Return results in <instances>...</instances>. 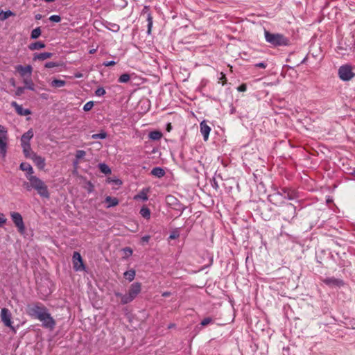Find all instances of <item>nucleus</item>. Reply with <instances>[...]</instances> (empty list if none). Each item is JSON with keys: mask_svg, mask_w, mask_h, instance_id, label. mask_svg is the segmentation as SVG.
Here are the masks:
<instances>
[{"mask_svg": "<svg viewBox=\"0 0 355 355\" xmlns=\"http://www.w3.org/2000/svg\"><path fill=\"white\" fill-rule=\"evenodd\" d=\"M20 170L26 172V178L28 182H24L23 187L27 191L34 189L42 198H49L50 195L48 190V187L45 182L33 175L34 171L31 165L28 163L22 162L19 166Z\"/></svg>", "mask_w": 355, "mask_h": 355, "instance_id": "f257e3e1", "label": "nucleus"}, {"mask_svg": "<svg viewBox=\"0 0 355 355\" xmlns=\"http://www.w3.org/2000/svg\"><path fill=\"white\" fill-rule=\"evenodd\" d=\"M266 41L273 46H288L290 40L288 37L280 33H271L264 31Z\"/></svg>", "mask_w": 355, "mask_h": 355, "instance_id": "f03ea898", "label": "nucleus"}, {"mask_svg": "<svg viewBox=\"0 0 355 355\" xmlns=\"http://www.w3.org/2000/svg\"><path fill=\"white\" fill-rule=\"evenodd\" d=\"M48 311L47 308L41 302H33L27 306L26 313L35 319L39 320Z\"/></svg>", "mask_w": 355, "mask_h": 355, "instance_id": "7ed1b4c3", "label": "nucleus"}, {"mask_svg": "<svg viewBox=\"0 0 355 355\" xmlns=\"http://www.w3.org/2000/svg\"><path fill=\"white\" fill-rule=\"evenodd\" d=\"M141 284L135 282L132 284L128 289V293L123 296L122 304H127L132 302L137 296L141 293Z\"/></svg>", "mask_w": 355, "mask_h": 355, "instance_id": "20e7f679", "label": "nucleus"}, {"mask_svg": "<svg viewBox=\"0 0 355 355\" xmlns=\"http://www.w3.org/2000/svg\"><path fill=\"white\" fill-rule=\"evenodd\" d=\"M338 76L344 81L351 80L354 76V73L352 71V67L349 64H345L340 67L338 69Z\"/></svg>", "mask_w": 355, "mask_h": 355, "instance_id": "39448f33", "label": "nucleus"}, {"mask_svg": "<svg viewBox=\"0 0 355 355\" xmlns=\"http://www.w3.org/2000/svg\"><path fill=\"white\" fill-rule=\"evenodd\" d=\"M33 135H22L21 138V146L23 148V152L26 157H31V156L34 154V153L31 151L30 145V140Z\"/></svg>", "mask_w": 355, "mask_h": 355, "instance_id": "423d86ee", "label": "nucleus"}, {"mask_svg": "<svg viewBox=\"0 0 355 355\" xmlns=\"http://www.w3.org/2000/svg\"><path fill=\"white\" fill-rule=\"evenodd\" d=\"M10 216L13 223L17 227L18 232L23 234L25 231V225L23 221V218L19 212H11Z\"/></svg>", "mask_w": 355, "mask_h": 355, "instance_id": "0eeeda50", "label": "nucleus"}, {"mask_svg": "<svg viewBox=\"0 0 355 355\" xmlns=\"http://www.w3.org/2000/svg\"><path fill=\"white\" fill-rule=\"evenodd\" d=\"M73 267L76 271H83L85 270L82 257L78 252H74L72 257Z\"/></svg>", "mask_w": 355, "mask_h": 355, "instance_id": "6e6552de", "label": "nucleus"}, {"mask_svg": "<svg viewBox=\"0 0 355 355\" xmlns=\"http://www.w3.org/2000/svg\"><path fill=\"white\" fill-rule=\"evenodd\" d=\"M39 320L42 322V326L45 328L49 329L50 330H53L55 328V321L53 317H51L49 311L45 313Z\"/></svg>", "mask_w": 355, "mask_h": 355, "instance_id": "1a4fd4ad", "label": "nucleus"}, {"mask_svg": "<svg viewBox=\"0 0 355 355\" xmlns=\"http://www.w3.org/2000/svg\"><path fill=\"white\" fill-rule=\"evenodd\" d=\"M1 319L3 323L6 327H10L13 329V327L12 326V315L10 311L6 309L3 308L1 311Z\"/></svg>", "mask_w": 355, "mask_h": 355, "instance_id": "9d476101", "label": "nucleus"}, {"mask_svg": "<svg viewBox=\"0 0 355 355\" xmlns=\"http://www.w3.org/2000/svg\"><path fill=\"white\" fill-rule=\"evenodd\" d=\"M284 211L285 212L286 214V216H284V220H286L290 221V220H292L296 216L295 207L291 203L286 205Z\"/></svg>", "mask_w": 355, "mask_h": 355, "instance_id": "9b49d317", "label": "nucleus"}, {"mask_svg": "<svg viewBox=\"0 0 355 355\" xmlns=\"http://www.w3.org/2000/svg\"><path fill=\"white\" fill-rule=\"evenodd\" d=\"M16 70L17 72H19L21 77L26 78H31L33 71V67L31 65H17L16 67Z\"/></svg>", "mask_w": 355, "mask_h": 355, "instance_id": "f8f14e48", "label": "nucleus"}, {"mask_svg": "<svg viewBox=\"0 0 355 355\" xmlns=\"http://www.w3.org/2000/svg\"><path fill=\"white\" fill-rule=\"evenodd\" d=\"M8 138L6 135H0V155L3 159L6 156Z\"/></svg>", "mask_w": 355, "mask_h": 355, "instance_id": "ddd939ff", "label": "nucleus"}, {"mask_svg": "<svg viewBox=\"0 0 355 355\" xmlns=\"http://www.w3.org/2000/svg\"><path fill=\"white\" fill-rule=\"evenodd\" d=\"M322 282L330 287H341L344 285V282L342 279L334 277L324 278L322 279Z\"/></svg>", "mask_w": 355, "mask_h": 355, "instance_id": "4468645a", "label": "nucleus"}, {"mask_svg": "<svg viewBox=\"0 0 355 355\" xmlns=\"http://www.w3.org/2000/svg\"><path fill=\"white\" fill-rule=\"evenodd\" d=\"M268 200L275 205H279L284 202L283 194L280 191H276L268 196Z\"/></svg>", "mask_w": 355, "mask_h": 355, "instance_id": "2eb2a0df", "label": "nucleus"}, {"mask_svg": "<svg viewBox=\"0 0 355 355\" xmlns=\"http://www.w3.org/2000/svg\"><path fill=\"white\" fill-rule=\"evenodd\" d=\"M280 193L283 194L284 200H294L297 198V192L291 189L288 188H283L281 189Z\"/></svg>", "mask_w": 355, "mask_h": 355, "instance_id": "dca6fc26", "label": "nucleus"}, {"mask_svg": "<svg viewBox=\"0 0 355 355\" xmlns=\"http://www.w3.org/2000/svg\"><path fill=\"white\" fill-rule=\"evenodd\" d=\"M35 165L40 170H43L46 166L45 159L42 156L37 155L35 153L33 154L30 157Z\"/></svg>", "mask_w": 355, "mask_h": 355, "instance_id": "f3484780", "label": "nucleus"}, {"mask_svg": "<svg viewBox=\"0 0 355 355\" xmlns=\"http://www.w3.org/2000/svg\"><path fill=\"white\" fill-rule=\"evenodd\" d=\"M11 105L15 109L17 113L20 116H26L31 114V111L28 109H24L23 107L16 102L13 101Z\"/></svg>", "mask_w": 355, "mask_h": 355, "instance_id": "a211bd4d", "label": "nucleus"}, {"mask_svg": "<svg viewBox=\"0 0 355 355\" xmlns=\"http://www.w3.org/2000/svg\"><path fill=\"white\" fill-rule=\"evenodd\" d=\"M53 56V53L49 52H44L41 53L34 54L33 60H44L49 58H51Z\"/></svg>", "mask_w": 355, "mask_h": 355, "instance_id": "6ab92c4d", "label": "nucleus"}, {"mask_svg": "<svg viewBox=\"0 0 355 355\" xmlns=\"http://www.w3.org/2000/svg\"><path fill=\"white\" fill-rule=\"evenodd\" d=\"M105 201L106 203H107V205L106 206L107 208L116 206L119 204L118 199L114 197L107 196L105 199Z\"/></svg>", "mask_w": 355, "mask_h": 355, "instance_id": "aec40b11", "label": "nucleus"}, {"mask_svg": "<svg viewBox=\"0 0 355 355\" xmlns=\"http://www.w3.org/2000/svg\"><path fill=\"white\" fill-rule=\"evenodd\" d=\"M151 174L157 178H162L164 176L165 171L161 167H155L151 171Z\"/></svg>", "mask_w": 355, "mask_h": 355, "instance_id": "412c9836", "label": "nucleus"}, {"mask_svg": "<svg viewBox=\"0 0 355 355\" xmlns=\"http://www.w3.org/2000/svg\"><path fill=\"white\" fill-rule=\"evenodd\" d=\"M44 47H45V44L44 42H40V41L34 42V43H31L28 46L29 49L31 51L40 50V49H44Z\"/></svg>", "mask_w": 355, "mask_h": 355, "instance_id": "4be33fe9", "label": "nucleus"}, {"mask_svg": "<svg viewBox=\"0 0 355 355\" xmlns=\"http://www.w3.org/2000/svg\"><path fill=\"white\" fill-rule=\"evenodd\" d=\"M65 85L66 82L64 80L58 79H53L51 83V85L55 88L64 87Z\"/></svg>", "mask_w": 355, "mask_h": 355, "instance_id": "5701e85b", "label": "nucleus"}, {"mask_svg": "<svg viewBox=\"0 0 355 355\" xmlns=\"http://www.w3.org/2000/svg\"><path fill=\"white\" fill-rule=\"evenodd\" d=\"M98 168L101 173H103L105 175H108V174L111 173V169L107 164H105L104 163L99 164Z\"/></svg>", "mask_w": 355, "mask_h": 355, "instance_id": "b1692460", "label": "nucleus"}, {"mask_svg": "<svg viewBox=\"0 0 355 355\" xmlns=\"http://www.w3.org/2000/svg\"><path fill=\"white\" fill-rule=\"evenodd\" d=\"M139 213L142 216V217H144V218L149 219L150 217V211L146 206H143L141 207Z\"/></svg>", "mask_w": 355, "mask_h": 355, "instance_id": "393cba45", "label": "nucleus"}, {"mask_svg": "<svg viewBox=\"0 0 355 355\" xmlns=\"http://www.w3.org/2000/svg\"><path fill=\"white\" fill-rule=\"evenodd\" d=\"M15 14L10 10L5 11V12L1 11L0 12V20L4 21L6 19H8V17L15 16Z\"/></svg>", "mask_w": 355, "mask_h": 355, "instance_id": "a878e982", "label": "nucleus"}, {"mask_svg": "<svg viewBox=\"0 0 355 355\" xmlns=\"http://www.w3.org/2000/svg\"><path fill=\"white\" fill-rule=\"evenodd\" d=\"M124 277L129 281L132 282L135 277V270L133 269L125 271L123 274Z\"/></svg>", "mask_w": 355, "mask_h": 355, "instance_id": "bb28decb", "label": "nucleus"}, {"mask_svg": "<svg viewBox=\"0 0 355 355\" xmlns=\"http://www.w3.org/2000/svg\"><path fill=\"white\" fill-rule=\"evenodd\" d=\"M85 155H86L85 151H84L83 150H77L76 153V160L74 161V162H73L74 165L78 164V160L83 159L85 156Z\"/></svg>", "mask_w": 355, "mask_h": 355, "instance_id": "cd10ccee", "label": "nucleus"}, {"mask_svg": "<svg viewBox=\"0 0 355 355\" xmlns=\"http://www.w3.org/2000/svg\"><path fill=\"white\" fill-rule=\"evenodd\" d=\"M201 133H209L211 131L210 127L207 125L205 121L200 123Z\"/></svg>", "mask_w": 355, "mask_h": 355, "instance_id": "c85d7f7f", "label": "nucleus"}, {"mask_svg": "<svg viewBox=\"0 0 355 355\" xmlns=\"http://www.w3.org/2000/svg\"><path fill=\"white\" fill-rule=\"evenodd\" d=\"M134 199H141L144 201H146L148 199L147 192L145 191L144 190H142L140 193H139L134 197Z\"/></svg>", "mask_w": 355, "mask_h": 355, "instance_id": "c756f323", "label": "nucleus"}, {"mask_svg": "<svg viewBox=\"0 0 355 355\" xmlns=\"http://www.w3.org/2000/svg\"><path fill=\"white\" fill-rule=\"evenodd\" d=\"M24 83L25 84V86L27 89L30 90H34V84L31 78H24Z\"/></svg>", "mask_w": 355, "mask_h": 355, "instance_id": "7c9ffc66", "label": "nucleus"}, {"mask_svg": "<svg viewBox=\"0 0 355 355\" xmlns=\"http://www.w3.org/2000/svg\"><path fill=\"white\" fill-rule=\"evenodd\" d=\"M42 31L40 27L33 29L31 34L32 39H37L41 35Z\"/></svg>", "mask_w": 355, "mask_h": 355, "instance_id": "2f4dec72", "label": "nucleus"}, {"mask_svg": "<svg viewBox=\"0 0 355 355\" xmlns=\"http://www.w3.org/2000/svg\"><path fill=\"white\" fill-rule=\"evenodd\" d=\"M130 76L128 73H123L119 78V83H127L130 80Z\"/></svg>", "mask_w": 355, "mask_h": 355, "instance_id": "473e14b6", "label": "nucleus"}, {"mask_svg": "<svg viewBox=\"0 0 355 355\" xmlns=\"http://www.w3.org/2000/svg\"><path fill=\"white\" fill-rule=\"evenodd\" d=\"M147 21H148V33L150 34L151 32L152 26H153V17H152L151 14H150V13L148 15Z\"/></svg>", "mask_w": 355, "mask_h": 355, "instance_id": "72a5a7b5", "label": "nucleus"}, {"mask_svg": "<svg viewBox=\"0 0 355 355\" xmlns=\"http://www.w3.org/2000/svg\"><path fill=\"white\" fill-rule=\"evenodd\" d=\"M213 322H214V320L211 318H210V317H207V318H204L201 321L200 324L202 327H205V326H207L209 324H212Z\"/></svg>", "mask_w": 355, "mask_h": 355, "instance_id": "f704fd0d", "label": "nucleus"}, {"mask_svg": "<svg viewBox=\"0 0 355 355\" xmlns=\"http://www.w3.org/2000/svg\"><path fill=\"white\" fill-rule=\"evenodd\" d=\"M179 236H180V232L176 229V230H174L173 231L171 232V234L169 236V239H176Z\"/></svg>", "mask_w": 355, "mask_h": 355, "instance_id": "c9c22d12", "label": "nucleus"}, {"mask_svg": "<svg viewBox=\"0 0 355 355\" xmlns=\"http://www.w3.org/2000/svg\"><path fill=\"white\" fill-rule=\"evenodd\" d=\"M94 103L92 101L87 102V103L85 104L83 110L85 112L89 111L92 109Z\"/></svg>", "mask_w": 355, "mask_h": 355, "instance_id": "e433bc0d", "label": "nucleus"}, {"mask_svg": "<svg viewBox=\"0 0 355 355\" xmlns=\"http://www.w3.org/2000/svg\"><path fill=\"white\" fill-rule=\"evenodd\" d=\"M105 93H106L105 90V89L103 87H99L95 92V94L97 96H104L105 94Z\"/></svg>", "mask_w": 355, "mask_h": 355, "instance_id": "4c0bfd02", "label": "nucleus"}, {"mask_svg": "<svg viewBox=\"0 0 355 355\" xmlns=\"http://www.w3.org/2000/svg\"><path fill=\"white\" fill-rule=\"evenodd\" d=\"M60 66V64L54 62H48L45 64L44 67L46 68H53Z\"/></svg>", "mask_w": 355, "mask_h": 355, "instance_id": "58836bf2", "label": "nucleus"}, {"mask_svg": "<svg viewBox=\"0 0 355 355\" xmlns=\"http://www.w3.org/2000/svg\"><path fill=\"white\" fill-rule=\"evenodd\" d=\"M220 77L219 78V82H221L222 85H224L227 82V78L225 74L223 72L220 73Z\"/></svg>", "mask_w": 355, "mask_h": 355, "instance_id": "ea45409f", "label": "nucleus"}, {"mask_svg": "<svg viewBox=\"0 0 355 355\" xmlns=\"http://www.w3.org/2000/svg\"><path fill=\"white\" fill-rule=\"evenodd\" d=\"M49 19L54 22H60L61 21V17L59 15H51L49 17Z\"/></svg>", "mask_w": 355, "mask_h": 355, "instance_id": "a19ab883", "label": "nucleus"}, {"mask_svg": "<svg viewBox=\"0 0 355 355\" xmlns=\"http://www.w3.org/2000/svg\"><path fill=\"white\" fill-rule=\"evenodd\" d=\"M6 222V218L3 214L0 213V227L2 226Z\"/></svg>", "mask_w": 355, "mask_h": 355, "instance_id": "79ce46f5", "label": "nucleus"}, {"mask_svg": "<svg viewBox=\"0 0 355 355\" xmlns=\"http://www.w3.org/2000/svg\"><path fill=\"white\" fill-rule=\"evenodd\" d=\"M163 135H149L150 138L153 140H159Z\"/></svg>", "mask_w": 355, "mask_h": 355, "instance_id": "37998d69", "label": "nucleus"}, {"mask_svg": "<svg viewBox=\"0 0 355 355\" xmlns=\"http://www.w3.org/2000/svg\"><path fill=\"white\" fill-rule=\"evenodd\" d=\"M87 184H88L87 191H88V193H92L94 191V187L91 182H88Z\"/></svg>", "mask_w": 355, "mask_h": 355, "instance_id": "c03bdc74", "label": "nucleus"}, {"mask_svg": "<svg viewBox=\"0 0 355 355\" xmlns=\"http://www.w3.org/2000/svg\"><path fill=\"white\" fill-rule=\"evenodd\" d=\"M107 135H92V138L94 139H105L106 138Z\"/></svg>", "mask_w": 355, "mask_h": 355, "instance_id": "a18cd8bd", "label": "nucleus"}, {"mask_svg": "<svg viewBox=\"0 0 355 355\" xmlns=\"http://www.w3.org/2000/svg\"><path fill=\"white\" fill-rule=\"evenodd\" d=\"M115 64H116V62L114 61H109V62H103V65L105 67H110V66H114Z\"/></svg>", "mask_w": 355, "mask_h": 355, "instance_id": "49530a36", "label": "nucleus"}, {"mask_svg": "<svg viewBox=\"0 0 355 355\" xmlns=\"http://www.w3.org/2000/svg\"><path fill=\"white\" fill-rule=\"evenodd\" d=\"M247 87L245 84H242L238 87V90L239 92H245L246 91Z\"/></svg>", "mask_w": 355, "mask_h": 355, "instance_id": "de8ad7c7", "label": "nucleus"}, {"mask_svg": "<svg viewBox=\"0 0 355 355\" xmlns=\"http://www.w3.org/2000/svg\"><path fill=\"white\" fill-rule=\"evenodd\" d=\"M256 67L265 69L266 67V64L263 62L257 63L254 65Z\"/></svg>", "mask_w": 355, "mask_h": 355, "instance_id": "09e8293b", "label": "nucleus"}, {"mask_svg": "<svg viewBox=\"0 0 355 355\" xmlns=\"http://www.w3.org/2000/svg\"><path fill=\"white\" fill-rule=\"evenodd\" d=\"M114 295L115 296L121 298V304H122L123 296H124V295L121 294L119 292H114Z\"/></svg>", "mask_w": 355, "mask_h": 355, "instance_id": "8fccbe9b", "label": "nucleus"}, {"mask_svg": "<svg viewBox=\"0 0 355 355\" xmlns=\"http://www.w3.org/2000/svg\"><path fill=\"white\" fill-rule=\"evenodd\" d=\"M211 186H212L213 188H214L216 190L218 189V184L217 182L215 180V179L213 180V182L211 183Z\"/></svg>", "mask_w": 355, "mask_h": 355, "instance_id": "3c124183", "label": "nucleus"}, {"mask_svg": "<svg viewBox=\"0 0 355 355\" xmlns=\"http://www.w3.org/2000/svg\"><path fill=\"white\" fill-rule=\"evenodd\" d=\"M150 236H144L141 238L142 242L148 243L150 240Z\"/></svg>", "mask_w": 355, "mask_h": 355, "instance_id": "603ef678", "label": "nucleus"}, {"mask_svg": "<svg viewBox=\"0 0 355 355\" xmlns=\"http://www.w3.org/2000/svg\"><path fill=\"white\" fill-rule=\"evenodd\" d=\"M24 92V89L22 87H19L17 89V92H16V94L17 95H20L23 93Z\"/></svg>", "mask_w": 355, "mask_h": 355, "instance_id": "864d4df0", "label": "nucleus"}, {"mask_svg": "<svg viewBox=\"0 0 355 355\" xmlns=\"http://www.w3.org/2000/svg\"><path fill=\"white\" fill-rule=\"evenodd\" d=\"M172 129V125L171 123H167L166 130L167 132H170Z\"/></svg>", "mask_w": 355, "mask_h": 355, "instance_id": "5fc2aeb1", "label": "nucleus"}, {"mask_svg": "<svg viewBox=\"0 0 355 355\" xmlns=\"http://www.w3.org/2000/svg\"><path fill=\"white\" fill-rule=\"evenodd\" d=\"M83 76V73H80V72H77V73H76L74 74V77H75V78H82Z\"/></svg>", "mask_w": 355, "mask_h": 355, "instance_id": "6e6d98bb", "label": "nucleus"}, {"mask_svg": "<svg viewBox=\"0 0 355 355\" xmlns=\"http://www.w3.org/2000/svg\"><path fill=\"white\" fill-rule=\"evenodd\" d=\"M7 130H6L5 127L0 125V133H6Z\"/></svg>", "mask_w": 355, "mask_h": 355, "instance_id": "4d7b16f0", "label": "nucleus"}, {"mask_svg": "<svg viewBox=\"0 0 355 355\" xmlns=\"http://www.w3.org/2000/svg\"><path fill=\"white\" fill-rule=\"evenodd\" d=\"M162 295L163 297H168L171 295V293L168 291H165V292L162 293Z\"/></svg>", "mask_w": 355, "mask_h": 355, "instance_id": "13d9d810", "label": "nucleus"}, {"mask_svg": "<svg viewBox=\"0 0 355 355\" xmlns=\"http://www.w3.org/2000/svg\"><path fill=\"white\" fill-rule=\"evenodd\" d=\"M125 250L127 251L130 254H132V250L130 248H126Z\"/></svg>", "mask_w": 355, "mask_h": 355, "instance_id": "bf43d9fd", "label": "nucleus"}, {"mask_svg": "<svg viewBox=\"0 0 355 355\" xmlns=\"http://www.w3.org/2000/svg\"><path fill=\"white\" fill-rule=\"evenodd\" d=\"M166 200H167L168 201H169L170 200H175V198H174L173 196H168L166 197Z\"/></svg>", "mask_w": 355, "mask_h": 355, "instance_id": "052dcab7", "label": "nucleus"}, {"mask_svg": "<svg viewBox=\"0 0 355 355\" xmlns=\"http://www.w3.org/2000/svg\"><path fill=\"white\" fill-rule=\"evenodd\" d=\"M96 49H93L89 50V53L90 54H93V53H96Z\"/></svg>", "mask_w": 355, "mask_h": 355, "instance_id": "680f3d73", "label": "nucleus"}, {"mask_svg": "<svg viewBox=\"0 0 355 355\" xmlns=\"http://www.w3.org/2000/svg\"><path fill=\"white\" fill-rule=\"evenodd\" d=\"M209 135H203V139L205 141H207Z\"/></svg>", "mask_w": 355, "mask_h": 355, "instance_id": "e2e57ef3", "label": "nucleus"}, {"mask_svg": "<svg viewBox=\"0 0 355 355\" xmlns=\"http://www.w3.org/2000/svg\"><path fill=\"white\" fill-rule=\"evenodd\" d=\"M150 133H155V134H157V133H161L159 131H153L151 132Z\"/></svg>", "mask_w": 355, "mask_h": 355, "instance_id": "0e129e2a", "label": "nucleus"}, {"mask_svg": "<svg viewBox=\"0 0 355 355\" xmlns=\"http://www.w3.org/2000/svg\"><path fill=\"white\" fill-rule=\"evenodd\" d=\"M35 17H36V19H40L41 16H40V15H36Z\"/></svg>", "mask_w": 355, "mask_h": 355, "instance_id": "69168bd1", "label": "nucleus"}]
</instances>
